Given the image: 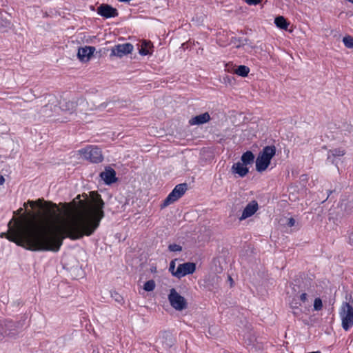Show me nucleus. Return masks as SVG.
<instances>
[{"instance_id": "nucleus-29", "label": "nucleus", "mask_w": 353, "mask_h": 353, "mask_svg": "<svg viewBox=\"0 0 353 353\" xmlns=\"http://www.w3.org/2000/svg\"><path fill=\"white\" fill-rule=\"evenodd\" d=\"M248 5H257L261 0H244Z\"/></svg>"}, {"instance_id": "nucleus-31", "label": "nucleus", "mask_w": 353, "mask_h": 353, "mask_svg": "<svg viewBox=\"0 0 353 353\" xmlns=\"http://www.w3.org/2000/svg\"><path fill=\"white\" fill-rule=\"evenodd\" d=\"M174 268H175V263L174 261H172L170 264L169 270L172 272V274H173V273L175 272Z\"/></svg>"}, {"instance_id": "nucleus-39", "label": "nucleus", "mask_w": 353, "mask_h": 353, "mask_svg": "<svg viewBox=\"0 0 353 353\" xmlns=\"http://www.w3.org/2000/svg\"><path fill=\"white\" fill-rule=\"evenodd\" d=\"M108 105V103H102L100 107H104L105 108Z\"/></svg>"}, {"instance_id": "nucleus-30", "label": "nucleus", "mask_w": 353, "mask_h": 353, "mask_svg": "<svg viewBox=\"0 0 353 353\" xmlns=\"http://www.w3.org/2000/svg\"><path fill=\"white\" fill-rule=\"evenodd\" d=\"M298 299L303 303H305L307 301V294L302 293L299 296H296Z\"/></svg>"}, {"instance_id": "nucleus-44", "label": "nucleus", "mask_w": 353, "mask_h": 353, "mask_svg": "<svg viewBox=\"0 0 353 353\" xmlns=\"http://www.w3.org/2000/svg\"><path fill=\"white\" fill-rule=\"evenodd\" d=\"M331 193H332V191H330V193H329V194H328V196H327V199L329 197V196H330V194Z\"/></svg>"}, {"instance_id": "nucleus-32", "label": "nucleus", "mask_w": 353, "mask_h": 353, "mask_svg": "<svg viewBox=\"0 0 353 353\" xmlns=\"http://www.w3.org/2000/svg\"><path fill=\"white\" fill-rule=\"evenodd\" d=\"M295 220L293 218H290L288 219V223H287V225L289 226V227H292L295 224Z\"/></svg>"}, {"instance_id": "nucleus-9", "label": "nucleus", "mask_w": 353, "mask_h": 353, "mask_svg": "<svg viewBox=\"0 0 353 353\" xmlns=\"http://www.w3.org/2000/svg\"><path fill=\"white\" fill-rule=\"evenodd\" d=\"M97 13L101 17L108 19L117 17V10L108 4H101L97 8Z\"/></svg>"}, {"instance_id": "nucleus-43", "label": "nucleus", "mask_w": 353, "mask_h": 353, "mask_svg": "<svg viewBox=\"0 0 353 353\" xmlns=\"http://www.w3.org/2000/svg\"><path fill=\"white\" fill-rule=\"evenodd\" d=\"M232 281V277L229 276V281Z\"/></svg>"}, {"instance_id": "nucleus-28", "label": "nucleus", "mask_w": 353, "mask_h": 353, "mask_svg": "<svg viewBox=\"0 0 353 353\" xmlns=\"http://www.w3.org/2000/svg\"><path fill=\"white\" fill-rule=\"evenodd\" d=\"M168 250L170 252H180L182 250V247L180 245L173 243L169 245Z\"/></svg>"}, {"instance_id": "nucleus-14", "label": "nucleus", "mask_w": 353, "mask_h": 353, "mask_svg": "<svg viewBox=\"0 0 353 353\" xmlns=\"http://www.w3.org/2000/svg\"><path fill=\"white\" fill-rule=\"evenodd\" d=\"M231 170L232 173L237 174L240 177H244L249 172L248 168L241 162L234 163Z\"/></svg>"}, {"instance_id": "nucleus-25", "label": "nucleus", "mask_w": 353, "mask_h": 353, "mask_svg": "<svg viewBox=\"0 0 353 353\" xmlns=\"http://www.w3.org/2000/svg\"><path fill=\"white\" fill-rule=\"evenodd\" d=\"M111 297L112 299H114V300L116 302L119 303V304H123V298L122 297L121 295H120L117 292H111Z\"/></svg>"}, {"instance_id": "nucleus-4", "label": "nucleus", "mask_w": 353, "mask_h": 353, "mask_svg": "<svg viewBox=\"0 0 353 353\" xmlns=\"http://www.w3.org/2000/svg\"><path fill=\"white\" fill-rule=\"evenodd\" d=\"M187 190L188 184L186 183L176 185L161 204V208H165L169 205L176 201L185 194Z\"/></svg>"}, {"instance_id": "nucleus-5", "label": "nucleus", "mask_w": 353, "mask_h": 353, "mask_svg": "<svg viewBox=\"0 0 353 353\" xmlns=\"http://www.w3.org/2000/svg\"><path fill=\"white\" fill-rule=\"evenodd\" d=\"M83 158L92 163H98L103 160L100 148L97 146L90 145L78 151Z\"/></svg>"}, {"instance_id": "nucleus-16", "label": "nucleus", "mask_w": 353, "mask_h": 353, "mask_svg": "<svg viewBox=\"0 0 353 353\" xmlns=\"http://www.w3.org/2000/svg\"><path fill=\"white\" fill-rule=\"evenodd\" d=\"M152 48V43L150 41H143L141 44V48L139 49L140 54L145 56L151 54L150 49Z\"/></svg>"}, {"instance_id": "nucleus-38", "label": "nucleus", "mask_w": 353, "mask_h": 353, "mask_svg": "<svg viewBox=\"0 0 353 353\" xmlns=\"http://www.w3.org/2000/svg\"><path fill=\"white\" fill-rule=\"evenodd\" d=\"M248 41L247 39H245L243 41H242V45H245Z\"/></svg>"}, {"instance_id": "nucleus-37", "label": "nucleus", "mask_w": 353, "mask_h": 353, "mask_svg": "<svg viewBox=\"0 0 353 353\" xmlns=\"http://www.w3.org/2000/svg\"><path fill=\"white\" fill-rule=\"evenodd\" d=\"M32 207L34 205V202L32 201H28V203Z\"/></svg>"}, {"instance_id": "nucleus-12", "label": "nucleus", "mask_w": 353, "mask_h": 353, "mask_svg": "<svg viewBox=\"0 0 353 353\" xmlns=\"http://www.w3.org/2000/svg\"><path fill=\"white\" fill-rule=\"evenodd\" d=\"M95 51V48L93 46H85L84 48H79L78 50V57L81 61H84L85 59L88 60Z\"/></svg>"}, {"instance_id": "nucleus-21", "label": "nucleus", "mask_w": 353, "mask_h": 353, "mask_svg": "<svg viewBox=\"0 0 353 353\" xmlns=\"http://www.w3.org/2000/svg\"><path fill=\"white\" fill-rule=\"evenodd\" d=\"M344 154H345V150H342L341 148H336L334 150H330L328 152L327 159L328 160L331 159V156H332L333 157H342Z\"/></svg>"}, {"instance_id": "nucleus-40", "label": "nucleus", "mask_w": 353, "mask_h": 353, "mask_svg": "<svg viewBox=\"0 0 353 353\" xmlns=\"http://www.w3.org/2000/svg\"><path fill=\"white\" fill-rule=\"evenodd\" d=\"M83 196L85 199H87V194H83Z\"/></svg>"}, {"instance_id": "nucleus-22", "label": "nucleus", "mask_w": 353, "mask_h": 353, "mask_svg": "<svg viewBox=\"0 0 353 353\" xmlns=\"http://www.w3.org/2000/svg\"><path fill=\"white\" fill-rule=\"evenodd\" d=\"M54 103V102L53 101L52 103H49L45 105L43 107L42 110L41 111V113L44 114L46 116L50 117V114H49L48 112V110H50V111H52L53 108H56L57 105Z\"/></svg>"}, {"instance_id": "nucleus-24", "label": "nucleus", "mask_w": 353, "mask_h": 353, "mask_svg": "<svg viewBox=\"0 0 353 353\" xmlns=\"http://www.w3.org/2000/svg\"><path fill=\"white\" fill-rule=\"evenodd\" d=\"M155 282L154 280H149L146 281L143 285L144 290L151 292L155 288Z\"/></svg>"}, {"instance_id": "nucleus-8", "label": "nucleus", "mask_w": 353, "mask_h": 353, "mask_svg": "<svg viewBox=\"0 0 353 353\" xmlns=\"http://www.w3.org/2000/svg\"><path fill=\"white\" fill-rule=\"evenodd\" d=\"M133 45L130 43L123 44H118L113 47L111 50V56H117L122 57L132 52L133 50Z\"/></svg>"}, {"instance_id": "nucleus-13", "label": "nucleus", "mask_w": 353, "mask_h": 353, "mask_svg": "<svg viewBox=\"0 0 353 353\" xmlns=\"http://www.w3.org/2000/svg\"><path fill=\"white\" fill-rule=\"evenodd\" d=\"M210 120V116L208 112L195 116L190 119L189 123L191 125H201L208 122Z\"/></svg>"}, {"instance_id": "nucleus-10", "label": "nucleus", "mask_w": 353, "mask_h": 353, "mask_svg": "<svg viewBox=\"0 0 353 353\" xmlns=\"http://www.w3.org/2000/svg\"><path fill=\"white\" fill-rule=\"evenodd\" d=\"M100 176L107 185H110L117 180L115 170L110 167H106L105 170L101 172Z\"/></svg>"}, {"instance_id": "nucleus-45", "label": "nucleus", "mask_w": 353, "mask_h": 353, "mask_svg": "<svg viewBox=\"0 0 353 353\" xmlns=\"http://www.w3.org/2000/svg\"><path fill=\"white\" fill-rule=\"evenodd\" d=\"M11 222H12V221H10L9 222V223H8V226H9V227H10V224H11Z\"/></svg>"}, {"instance_id": "nucleus-42", "label": "nucleus", "mask_w": 353, "mask_h": 353, "mask_svg": "<svg viewBox=\"0 0 353 353\" xmlns=\"http://www.w3.org/2000/svg\"><path fill=\"white\" fill-rule=\"evenodd\" d=\"M232 281V277L229 276V281Z\"/></svg>"}, {"instance_id": "nucleus-26", "label": "nucleus", "mask_w": 353, "mask_h": 353, "mask_svg": "<svg viewBox=\"0 0 353 353\" xmlns=\"http://www.w3.org/2000/svg\"><path fill=\"white\" fill-rule=\"evenodd\" d=\"M301 305V303L299 302V300L296 296H294L292 299V301L290 302V307L292 310H299V306Z\"/></svg>"}, {"instance_id": "nucleus-33", "label": "nucleus", "mask_w": 353, "mask_h": 353, "mask_svg": "<svg viewBox=\"0 0 353 353\" xmlns=\"http://www.w3.org/2000/svg\"><path fill=\"white\" fill-rule=\"evenodd\" d=\"M348 239H349V243L350 244H352L353 243V232H351L349 234Z\"/></svg>"}, {"instance_id": "nucleus-34", "label": "nucleus", "mask_w": 353, "mask_h": 353, "mask_svg": "<svg viewBox=\"0 0 353 353\" xmlns=\"http://www.w3.org/2000/svg\"><path fill=\"white\" fill-rule=\"evenodd\" d=\"M301 310L299 308V310H293L292 312L294 316H298L301 314Z\"/></svg>"}, {"instance_id": "nucleus-35", "label": "nucleus", "mask_w": 353, "mask_h": 353, "mask_svg": "<svg viewBox=\"0 0 353 353\" xmlns=\"http://www.w3.org/2000/svg\"><path fill=\"white\" fill-rule=\"evenodd\" d=\"M5 181V179L3 176H0V185H3Z\"/></svg>"}, {"instance_id": "nucleus-7", "label": "nucleus", "mask_w": 353, "mask_h": 353, "mask_svg": "<svg viewBox=\"0 0 353 353\" xmlns=\"http://www.w3.org/2000/svg\"><path fill=\"white\" fill-rule=\"evenodd\" d=\"M196 270V265L194 263L186 262L184 263L179 264L175 271L173 273V276L178 279H181L188 274H190L194 272Z\"/></svg>"}, {"instance_id": "nucleus-23", "label": "nucleus", "mask_w": 353, "mask_h": 353, "mask_svg": "<svg viewBox=\"0 0 353 353\" xmlns=\"http://www.w3.org/2000/svg\"><path fill=\"white\" fill-rule=\"evenodd\" d=\"M343 42L347 48H353V37L347 35L343 37Z\"/></svg>"}, {"instance_id": "nucleus-15", "label": "nucleus", "mask_w": 353, "mask_h": 353, "mask_svg": "<svg viewBox=\"0 0 353 353\" xmlns=\"http://www.w3.org/2000/svg\"><path fill=\"white\" fill-rule=\"evenodd\" d=\"M60 106L59 108L64 112H69L70 114H73V111L75 110L76 105L75 103L67 101L66 99H63L59 103Z\"/></svg>"}, {"instance_id": "nucleus-41", "label": "nucleus", "mask_w": 353, "mask_h": 353, "mask_svg": "<svg viewBox=\"0 0 353 353\" xmlns=\"http://www.w3.org/2000/svg\"><path fill=\"white\" fill-rule=\"evenodd\" d=\"M23 206H24L25 208H27V203H25L23 204Z\"/></svg>"}, {"instance_id": "nucleus-1", "label": "nucleus", "mask_w": 353, "mask_h": 353, "mask_svg": "<svg viewBox=\"0 0 353 353\" xmlns=\"http://www.w3.org/2000/svg\"><path fill=\"white\" fill-rule=\"evenodd\" d=\"M79 194L73 200L70 216L59 223L57 219L59 208L56 203L46 202V214L31 226L28 223L17 224L10 233L2 232L6 237L17 245L31 251H51L60 250L64 239L77 240L90 236L99 226L104 217V202L95 191L90 192L88 200H81Z\"/></svg>"}, {"instance_id": "nucleus-6", "label": "nucleus", "mask_w": 353, "mask_h": 353, "mask_svg": "<svg viewBox=\"0 0 353 353\" xmlns=\"http://www.w3.org/2000/svg\"><path fill=\"white\" fill-rule=\"evenodd\" d=\"M168 300L170 305L176 310L181 311L187 307V301L185 299L180 295L174 288L170 290Z\"/></svg>"}, {"instance_id": "nucleus-20", "label": "nucleus", "mask_w": 353, "mask_h": 353, "mask_svg": "<svg viewBox=\"0 0 353 353\" xmlns=\"http://www.w3.org/2000/svg\"><path fill=\"white\" fill-rule=\"evenodd\" d=\"M250 72V68L248 66L241 65L235 70V74L242 77H247Z\"/></svg>"}, {"instance_id": "nucleus-3", "label": "nucleus", "mask_w": 353, "mask_h": 353, "mask_svg": "<svg viewBox=\"0 0 353 353\" xmlns=\"http://www.w3.org/2000/svg\"><path fill=\"white\" fill-rule=\"evenodd\" d=\"M275 154L276 147L274 145L264 147L256 158V170L259 172L265 171L270 164L271 159Z\"/></svg>"}, {"instance_id": "nucleus-19", "label": "nucleus", "mask_w": 353, "mask_h": 353, "mask_svg": "<svg viewBox=\"0 0 353 353\" xmlns=\"http://www.w3.org/2000/svg\"><path fill=\"white\" fill-rule=\"evenodd\" d=\"M11 28V22L6 17L0 15V31L6 32Z\"/></svg>"}, {"instance_id": "nucleus-17", "label": "nucleus", "mask_w": 353, "mask_h": 353, "mask_svg": "<svg viewBox=\"0 0 353 353\" xmlns=\"http://www.w3.org/2000/svg\"><path fill=\"white\" fill-rule=\"evenodd\" d=\"M241 163L245 165H250L253 163L254 160V155L251 151H246L244 152L241 157Z\"/></svg>"}, {"instance_id": "nucleus-11", "label": "nucleus", "mask_w": 353, "mask_h": 353, "mask_svg": "<svg viewBox=\"0 0 353 353\" xmlns=\"http://www.w3.org/2000/svg\"><path fill=\"white\" fill-rule=\"evenodd\" d=\"M258 210V203L255 201H252L249 203L245 208H244L241 216L240 217V220L245 219L251 216H252Z\"/></svg>"}, {"instance_id": "nucleus-36", "label": "nucleus", "mask_w": 353, "mask_h": 353, "mask_svg": "<svg viewBox=\"0 0 353 353\" xmlns=\"http://www.w3.org/2000/svg\"><path fill=\"white\" fill-rule=\"evenodd\" d=\"M22 212H23V208H20L17 211V212H16V213H17V214H21V213H22Z\"/></svg>"}, {"instance_id": "nucleus-18", "label": "nucleus", "mask_w": 353, "mask_h": 353, "mask_svg": "<svg viewBox=\"0 0 353 353\" xmlns=\"http://www.w3.org/2000/svg\"><path fill=\"white\" fill-rule=\"evenodd\" d=\"M274 23L278 28L282 30H287L289 26V23L282 16H279L276 17L274 19Z\"/></svg>"}, {"instance_id": "nucleus-2", "label": "nucleus", "mask_w": 353, "mask_h": 353, "mask_svg": "<svg viewBox=\"0 0 353 353\" xmlns=\"http://www.w3.org/2000/svg\"><path fill=\"white\" fill-rule=\"evenodd\" d=\"M339 316L343 329L350 330L353 326V299L351 296L348 301L343 302L339 309Z\"/></svg>"}, {"instance_id": "nucleus-27", "label": "nucleus", "mask_w": 353, "mask_h": 353, "mask_svg": "<svg viewBox=\"0 0 353 353\" xmlns=\"http://www.w3.org/2000/svg\"><path fill=\"white\" fill-rule=\"evenodd\" d=\"M323 307V303L320 298H316L314 302V309L316 311H319Z\"/></svg>"}]
</instances>
